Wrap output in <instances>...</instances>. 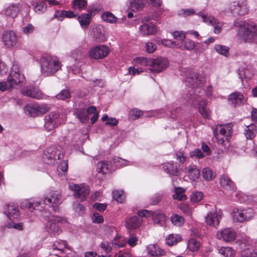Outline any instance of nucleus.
I'll return each mask as SVG.
<instances>
[{
  "label": "nucleus",
  "mask_w": 257,
  "mask_h": 257,
  "mask_svg": "<svg viewBox=\"0 0 257 257\" xmlns=\"http://www.w3.org/2000/svg\"><path fill=\"white\" fill-rule=\"evenodd\" d=\"M200 246V242L195 238H191L188 242V247L189 250L195 251L197 250Z\"/></svg>",
  "instance_id": "3c124183"
},
{
  "label": "nucleus",
  "mask_w": 257,
  "mask_h": 257,
  "mask_svg": "<svg viewBox=\"0 0 257 257\" xmlns=\"http://www.w3.org/2000/svg\"><path fill=\"white\" fill-rule=\"evenodd\" d=\"M71 5L73 9L81 11L86 9L87 2L86 0H73Z\"/></svg>",
  "instance_id": "e433bc0d"
},
{
  "label": "nucleus",
  "mask_w": 257,
  "mask_h": 257,
  "mask_svg": "<svg viewBox=\"0 0 257 257\" xmlns=\"http://www.w3.org/2000/svg\"><path fill=\"white\" fill-rule=\"evenodd\" d=\"M171 220L173 224L178 226L182 225L184 222L183 217L176 214L172 215Z\"/></svg>",
  "instance_id": "09e8293b"
},
{
  "label": "nucleus",
  "mask_w": 257,
  "mask_h": 257,
  "mask_svg": "<svg viewBox=\"0 0 257 257\" xmlns=\"http://www.w3.org/2000/svg\"><path fill=\"white\" fill-rule=\"evenodd\" d=\"M231 10L232 14H237L238 15H244L248 12V8L246 3L243 2L241 4H236L235 3L231 7Z\"/></svg>",
  "instance_id": "b1692460"
},
{
  "label": "nucleus",
  "mask_w": 257,
  "mask_h": 257,
  "mask_svg": "<svg viewBox=\"0 0 257 257\" xmlns=\"http://www.w3.org/2000/svg\"><path fill=\"white\" fill-rule=\"evenodd\" d=\"M113 198L117 202L122 203L125 199V195L123 191L115 190L113 191Z\"/></svg>",
  "instance_id": "8fccbe9b"
},
{
  "label": "nucleus",
  "mask_w": 257,
  "mask_h": 257,
  "mask_svg": "<svg viewBox=\"0 0 257 257\" xmlns=\"http://www.w3.org/2000/svg\"><path fill=\"white\" fill-rule=\"evenodd\" d=\"M3 44L8 48L13 47L17 43L15 33L12 31H7L4 33L2 37Z\"/></svg>",
  "instance_id": "f3484780"
},
{
  "label": "nucleus",
  "mask_w": 257,
  "mask_h": 257,
  "mask_svg": "<svg viewBox=\"0 0 257 257\" xmlns=\"http://www.w3.org/2000/svg\"><path fill=\"white\" fill-rule=\"evenodd\" d=\"M216 238L225 242H231L236 238L237 233L234 229L227 227L221 228L217 231Z\"/></svg>",
  "instance_id": "1a4fd4ad"
},
{
  "label": "nucleus",
  "mask_w": 257,
  "mask_h": 257,
  "mask_svg": "<svg viewBox=\"0 0 257 257\" xmlns=\"http://www.w3.org/2000/svg\"><path fill=\"white\" fill-rule=\"evenodd\" d=\"M74 114L79 121L83 123H86L89 120L87 115L83 109L78 110L75 111Z\"/></svg>",
  "instance_id": "79ce46f5"
},
{
  "label": "nucleus",
  "mask_w": 257,
  "mask_h": 257,
  "mask_svg": "<svg viewBox=\"0 0 257 257\" xmlns=\"http://www.w3.org/2000/svg\"><path fill=\"white\" fill-rule=\"evenodd\" d=\"M219 252L225 257H233L234 254V251L230 247H221Z\"/></svg>",
  "instance_id": "de8ad7c7"
},
{
  "label": "nucleus",
  "mask_w": 257,
  "mask_h": 257,
  "mask_svg": "<svg viewBox=\"0 0 257 257\" xmlns=\"http://www.w3.org/2000/svg\"><path fill=\"white\" fill-rule=\"evenodd\" d=\"M109 53V49L104 45H100L91 48L88 52V56L92 59H102Z\"/></svg>",
  "instance_id": "9b49d317"
},
{
  "label": "nucleus",
  "mask_w": 257,
  "mask_h": 257,
  "mask_svg": "<svg viewBox=\"0 0 257 257\" xmlns=\"http://www.w3.org/2000/svg\"><path fill=\"white\" fill-rule=\"evenodd\" d=\"M46 5L43 2L37 4L34 7V11L35 12L40 14L45 12L46 10Z\"/></svg>",
  "instance_id": "4d7b16f0"
},
{
  "label": "nucleus",
  "mask_w": 257,
  "mask_h": 257,
  "mask_svg": "<svg viewBox=\"0 0 257 257\" xmlns=\"http://www.w3.org/2000/svg\"><path fill=\"white\" fill-rule=\"evenodd\" d=\"M203 193L201 192H195L191 196V201L192 202H198L202 199Z\"/></svg>",
  "instance_id": "6e6d98bb"
},
{
  "label": "nucleus",
  "mask_w": 257,
  "mask_h": 257,
  "mask_svg": "<svg viewBox=\"0 0 257 257\" xmlns=\"http://www.w3.org/2000/svg\"><path fill=\"white\" fill-rule=\"evenodd\" d=\"M80 26L83 29L87 28L91 20V16L89 14H83L77 17Z\"/></svg>",
  "instance_id": "7c9ffc66"
},
{
  "label": "nucleus",
  "mask_w": 257,
  "mask_h": 257,
  "mask_svg": "<svg viewBox=\"0 0 257 257\" xmlns=\"http://www.w3.org/2000/svg\"><path fill=\"white\" fill-rule=\"evenodd\" d=\"M228 101L234 107L239 106L245 101V98L240 92H235L232 93L228 96Z\"/></svg>",
  "instance_id": "4be33fe9"
},
{
  "label": "nucleus",
  "mask_w": 257,
  "mask_h": 257,
  "mask_svg": "<svg viewBox=\"0 0 257 257\" xmlns=\"http://www.w3.org/2000/svg\"><path fill=\"white\" fill-rule=\"evenodd\" d=\"M169 66L168 60L163 57L151 59L149 70L153 73H159L165 70Z\"/></svg>",
  "instance_id": "6e6552de"
},
{
  "label": "nucleus",
  "mask_w": 257,
  "mask_h": 257,
  "mask_svg": "<svg viewBox=\"0 0 257 257\" xmlns=\"http://www.w3.org/2000/svg\"><path fill=\"white\" fill-rule=\"evenodd\" d=\"M232 126L231 124L216 126L213 130V133L218 144L225 146L228 143L232 131Z\"/></svg>",
  "instance_id": "f03ea898"
},
{
  "label": "nucleus",
  "mask_w": 257,
  "mask_h": 257,
  "mask_svg": "<svg viewBox=\"0 0 257 257\" xmlns=\"http://www.w3.org/2000/svg\"><path fill=\"white\" fill-rule=\"evenodd\" d=\"M197 15L201 17L203 22L207 23L214 27V32L216 34H218L221 32V26L220 25L218 20L214 17L208 15H204L202 13L199 12Z\"/></svg>",
  "instance_id": "dca6fc26"
},
{
  "label": "nucleus",
  "mask_w": 257,
  "mask_h": 257,
  "mask_svg": "<svg viewBox=\"0 0 257 257\" xmlns=\"http://www.w3.org/2000/svg\"><path fill=\"white\" fill-rule=\"evenodd\" d=\"M41 205V202L36 201L35 202H31L30 200L25 199L22 201L21 207L22 208H29L30 209H34L36 207Z\"/></svg>",
  "instance_id": "58836bf2"
},
{
  "label": "nucleus",
  "mask_w": 257,
  "mask_h": 257,
  "mask_svg": "<svg viewBox=\"0 0 257 257\" xmlns=\"http://www.w3.org/2000/svg\"><path fill=\"white\" fill-rule=\"evenodd\" d=\"M173 37L177 40L182 41L185 38V34L182 31H175L172 33Z\"/></svg>",
  "instance_id": "0e129e2a"
},
{
  "label": "nucleus",
  "mask_w": 257,
  "mask_h": 257,
  "mask_svg": "<svg viewBox=\"0 0 257 257\" xmlns=\"http://www.w3.org/2000/svg\"><path fill=\"white\" fill-rule=\"evenodd\" d=\"M186 81L189 83L193 88L198 86V82H199V84H202L203 82V80L200 79L199 78V76L197 75L196 73L193 74V76L187 77L186 78Z\"/></svg>",
  "instance_id": "4c0bfd02"
},
{
  "label": "nucleus",
  "mask_w": 257,
  "mask_h": 257,
  "mask_svg": "<svg viewBox=\"0 0 257 257\" xmlns=\"http://www.w3.org/2000/svg\"><path fill=\"white\" fill-rule=\"evenodd\" d=\"M142 216L135 215L130 218H128L125 221V227L127 229H135L139 228L142 222Z\"/></svg>",
  "instance_id": "412c9836"
},
{
  "label": "nucleus",
  "mask_w": 257,
  "mask_h": 257,
  "mask_svg": "<svg viewBox=\"0 0 257 257\" xmlns=\"http://www.w3.org/2000/svg\"><path fill=\"white\" fill-rule=\"evenodd\" d=\"M143 114L142 111L137 109H133L130 111L129 118L132 120L138 119L140 116Z\"/></svg>",
  "instance_id": "5fc2aeb1"
},
{
  "label": "nucleus",
  "mask_w": 257,
  "mask_h": 257,
  "mask_svg": "<svg viewBox=\"0 0 257 257\" xmlns=\"http://www.w3.org/2000/svg\"><path fill=\"white\" fill-rule=\"evenodd\" d=\"M64 17H65L66 18H71L75 17V15L74 14L73 12L72 11H62L60 13H59L58 11L56 12L54 17L58 18L59 20L61 21L62 20L61 19V18H63Z\"/></svg>",
  "instance_id": "a18cd8bd"
},
{
  "label": "nucleus",
  "mask_w": 257,
  "mask_h": 257,
  "mask_svg": "<svg viewBox=\"0 0 257 257\" xmlns=\"http://www.w3.org/2000/svg\"><path fill=\"white\" fill-rule=\"evenodd\" d=\"M41 73L46 76L55 74L61 68V62L57 58L46 56L42 57L40 59Z\"/></svg>",
  "instance_id": "f257e3e1"
},
{
  "label": "nucleus",
  "mask_w": 257,
  "mask_h": 257,
  "mask_svg": "<svg viewBox=\"0 0 257 257\" xmlns=\"http://www.w3.org/2000/svg\"><path fill=\"white\" fill-rule=\"evenodd\" d=\"M59 117L58 113L52 112L45 117L44 127L48 131L54 130L56 126V120Z\"/></svg>",
  "instance_id": "6ab92c4d"
},
{
  "label": "nucleus",
  "mask_w": 257,
  "mask_h": 257,
  "mask_svg": "<svg viewBox=\"0 0 257 257\" xmlns=\"http://www.w3.org/2000/svg\"><path fill=\"white\" fill-rule=\"evenodd\" d=\"M146 20L145 19L143 20V23ZM139 30L143 36H149L155 35L157 32V28L153 23L150 22L143 23L140 26Z\"/></svg>",
  "instance_id": "a211bd4d"
},
{
  "label": "nucleus",
  "mask_w": 257,
  "mask_h": 257,
  "mask_svg": "<svg viewBox=\"0 0 257 257\" xmlns=\"http://www.w3.org/2000/svg\"><path fill=\"white\" fill-rule=\"evenodd\" d=\"M21 11L20 4H11L5 11L6 15L13 18L17 17Z\"/></svg>",
  "instance_id": "a878e982"
},
{
  "label": "nucleus",
  "mask_w": 257,
  "mask_h": 257,
  "mask_svg": "<svg viewBox=\"0 0 257 257\" xmlns=\"http://www.w3.org/2000/svg\"><path fill=\"white\" fill-rule=\"evenodd\" d=\"M102 20L110 24H116L118 23L117 18L109 12H104L101 16Z\"/></svg>",
  "instance_id": "f704fd0d"
},
{
  "label": "nucleus",
  "mask_w": 257,
  "mask_h": 257,
  "mask_svg": "<svg viewBox=\"0 0 257 257\" xmlns=\"http://www.w3.org/2000/svg\"><path fill=\"white\" fill-rule=\"evenodd\" d=\"M69 188L74 192V196L80 201H84L90 193L89 187L84 185H78L71 183L69 185Z\"/></svg>",
  "instance_id": "9d476101"
},
{
  "label": "nucleus",
  "mask_w": 257,
  "mask_h": 257,
  "mask_svg": "<svg viewBox=\"0 0 257 257\" xmlns=\"http://www.w3.org/2000/svg\"><path fill=\"white\" fill-rule=\"evenodd\" d=\"M61 193L58 191L51 192L44 199V203L48 206L53 207L54 211H56L57 207L61 203Z\"/></svg>",
  "instance_id": "f8f14e48"
},
{
  "label": "nucleus",
  "mask_w": 257,
  "mask_h": 257,
  "mask_svg": "<svg viewBox=\"0 0 257 257\" xmlns=\"http://www.w3.org/2000/svg\"><path fill=\"white\" fill-rule=\"evenodd\" d=\"M220 185L227 190L233 191L236 187L234 182L226 174H223L220 178Z\"/></svg>",
  "instance_id": "5701e85b"
},
{
  "label": "nucleus",
  "mask_w": 257,
  "mask_h": 257,
  "mask_svg": "<svg viewBox=\"0 0 257 257\" xmlns=\"http://www.w3.org/2000/svg\"><path fill=\"white\" fill-rule=\"evenodd\" d=\"M68 170V162L67 161H63L58 166L57 170L60 173V171L62 173H65Z\"/></svg>",
  "instance_id": "338daca9"
},
{
  "label": "nucleus",
  "mask_w": 257,
  "mask_h": 257,
  "mask_svg": "<svg viewBox=\"0 0 257 257\" xmlns=\"http://www.w3.org/2000/svg\"><path fill=\"white\" fill-rule=\"evenodd\" d=\"M182 240L181 235L178 234H171L166 238V242L169 246L176 245Z\"/></svg>",
  "instance_id": "72a5a7b5"
},
{
  "label": "nucleus",
  "mask_w": 257,
  "mask_h": 257,
  "mask_svg": "<svg viewBox=\"0 0 257 257\" xmlns=\"http://www.w3.org/2000/svg\"><path fill=\"white\" fill-rule=\"evenodd\" d=\"M214 49L218 53L226 57L228 56L229 54V48L226 46L220 45H216L214 46Z\"/></svg>",
  "instance_id": "864d4df0"
},
{
  "label": "nucleus",
  "mask_w": 257,
  "mask_h": 257,
  "mask_svg": "<svg viewBox=\"0 0 257 257\" xmlns=\"http://www.w3.org/2000/svg\"><path fill=\"white\" fill-rule=\"evenodd\" d=\"M254 211L251 208L246 209L235 208L232 211V218L234 221L238 222L248 221L253 218Z\"/></svg>",
  "instance_id": "20e7f679"
},
{
  "label": "nucleus",
  "mask_w": 257,
  "mask_h": 257,
  "mask_svg": "<svg viewBox=\"0 0 257 257\" xmlns=\"http://www.w3.org/2000/svg\"><path fill=\"white\" fill-rule=\"evenodd\" d=\"M163 168L164 171L169 174L175 176L179 175V172L173 162L165 163Z\"/></svg>",
  "instance_id": "2f4dec72"
},
{
  "label": "nucleus",
  "mask_w": 257,
  "mask_h": 257,
  "mask_svg": "<svg viewBox=\"0 0 257 257\" xmlns=\"http://www.w3.org/2000/svg\"><path fill=\"white\" fill-rule=\"evenodd\" d=\"M151 59H148L145 57H137L134 59V62L137 66L149 67L150 68V63Z\"/></svg>",
  "instance_id": "37998d69"
},
{
  "label": "nucleus",
  "mask_w": 257,
  "mask_h": 257,
  "mask_svg": "<svg viewBox=\"0 0 257 257\" xmlns=\"http://www.w3.org/2000/svg\"><path fill=\"white\" fill-rule=\"evenodd\" d=\"M147 252L151 256L158 257L162 256L164 251L158 245L150 244L147 247Z\"/></svg>",
  "instance_id": "c85d7f7f"
},
{
  "label": "nucleus",
  "mask_w": 257,
  "mask_h": 257,
  "mask_svg": "<svg viewBox=\"0 0 257 257\" xmlns=\"http://www.w3.org/2000/svg\"><path fill=\"white\" fill-rule=\"evenodd\" d=\"M25 110L28 112L30 116L36 117L44 114L50 110V107L46 104L27 105Z\"/></svg>",
  "instance_id": "ddd939ff"
},
{
  "label": "nucleus",
  "mask_w": 257,
  "mask_h": 257,
  "mask_svg": "<svg viewBox=\"0 0 257 257\" xmlns=\"http://www.w3.org/2000/svg\"><path fill=\"white\" fill-rule=\"evenodd\" d=\"M5 213L12 220L16 218L19 215V210L17 206L14 204H8L5 209Z\"/></svg>",
  "instance_id": "393cba45"
},
{
  "label": "nucleus",
  "mask_w": 257,
  "mask_h": 257,
  "mask_svg": "<svg viewBox=\"0 0 257 257\" xmlns=\"http://www.w3.org/2000/svg\"><path fill=\"white\" fill-rule=\"evenodd\" d=\"M60 151L55 147L47 148L42 156L43 161L49 165H54L56 160L61 159Z\"/></svg>",
  "instance_id": "423d86ee"
},
{
  "label": "nucleus",
  "mask_w": 257,
  "mask_h": 257,
  "mask_svg": "<svg viewBox=\"0 0 257 257\" xmlns=\"http://www.w3.org/2000/svg\"><path fill=\"white\" fill-rule=\"evenodd\" d=\"M195 46L194 41L191 40H183L182 41L181 44L179 45L178 47L182 50H193Z\"/></svg>",
  "instance_id": "a19ab883"
},
{
  "label": "nucleus",
  "mask_w": 257,
  "mask_h": 257,
  "mask_svg": "<svg viewBox=\"0 0 257 257\" xmlns=\"http://www.w3.org/2000/svg\"><path fill=\"white\" fill-rule=\"evenodd\" d=\"M67 248V242L65 241L58 240L56 241L53 245V249L57 250L61 253L63 252L65 248Z\"/></svg>",
  "instance_id": "c03bdc74"
},
{
  "label": "nucleus",
  "mask_w": 257,
  "mask_h": 257,
  "mask_svg": "<svg viewBox=\"0 0 257 257\" xmlns=\"http://www.w3.org/2000/svg\"><path fill=\"white\" fill-rule=\"evenodd\" d=\"M239 36L245 42H251L257 37V25L251 23L244 24L239 29Z\"/></svg>",
  "instance_id": "7ed1b4c3"
},
{
  "label": "nucleus",
  "mask_w": 257,
  "mask_h": 257,
  "mask_svg": "<svg viewBox=\"0 0 257 257\" xmlns=\"http://www.w3.org/2000/svg\"><path fill=\"white\" fill-rule=\"evenodd\" d=\"M144 72L142 68H135V67H130L128 68L127 74H130L134 76L136 74H140Z\"/></svg>",
  "instance_id": "052dcab7"
},
{
  "label": "nucleus",
  "mask_w": 257,
  "mask_h": 257,
  "mask_svg": "<svg viewBox=\"0 0 257 257\" xmlns=\"http://www.w3.org/2000/svg\"><path fill=\"white\" fill-rule=\"evenodd\" d=\"M97 170L98 173L107 174L110 171V165L108 162L99 161L97 164Z\"/></svg>",
  "instance_id": "473e14b6"
},
{
  "label": "nucleus",
  "mask_w": 257,
  "mask_h": 257,
  "mask_svg": "<svg viewBox=\"0 0 257 257\" xmlns=\"http://www.w3.org/2000/svg\"><path fill=\"white\" fill-rule=\"evenodd\" d=\"M130 5L133 11L141 10L145 5V0H131Z\"/></svg>",
  "instance_id": "49530a36"
},
{
  "label": "nucleus",
  "mask_w": 257,
  "mask_h": 257,
  "mask_svg": "<svg viewBox=\"0 0 257 257\" xmlns=\"http://www.w3.org/2000/svg\"><path fill=\"white\" fill-rule=\"evenodd\" d=\"M222 217V212L220 211L209 212L205 218V222L209 226L217 228Z\"/></svg>",
  "instance_id": "4468645a"
},
{
  "label": "nucleus",
  "mask_w": 257,
  "mask_h": 257,
  "mask_svg": "<svg viewBox=\"0 0 257 257\" xmlns=\"http://www.w3.org/2000/svg\"><path fill=\"white\" fill-rule=\"evenodd\" d=\"M203 178L207 180H212L216 177L215 172H213L212 169L208 167L205 168L202 171Z\"/></svg>",
  "instance_id": "c9c22d12"
},
{
  "label": "nucleus",
  "mask_w": 257,
  "mask_h": 257,
  "mask_svg": "<svg viewBox=\"0 0 257 257\" xmlns=\"http://www.w3.org/2000/svg\"><path fill=\"white\" fill-rule=\"evenodd\" d=\"M198 102V110L200 113L204 117L209 118L210 117V111L208 108L206 107V101L204 99H201L198 95L197 97L195 96V99L193 102Z\"/></svg>",
  "instance_id": "aec40b11"
},
{
  "label": "nucleus",
  "mask_w": 257,
  "mask_h": 257,
  "mask_svg": "<svg viewBox=\"0 0 257 257\" xmlns=\"http://www.w3.org/2000/svg\"><path fill=\"white\" fill-rule=\"evenodd\" d=\"M257 133V126L251 124L247 125L244 130V134L247 139L252 140L256 136Z\"/></svg>",
  "instance_id": "c756f323"
},
{
  "label": "nucleus",
  "mask_w": 257,
  "mask_h": 257,
  "mask_svg": "<svg viewBox=\"0 0 257 257\" xmlns=\"http://www.w3.org/2000/svg\"><path fill=\"white\" fill-rule=\"evenodd\" d=\"M185 191V190L182 187L176 188L173 198L180 201L185 200L186 199V196L184 194Z\"/></svg>",
  "instance_id": "ea45409f"
},
{
  "label": "nucleus",
  "mask_w": 257,
  "mask_h": 257,
  "mask_svg": "<svg viewBox=\"0 0 257 257\" xmlns=\"http://www.w3.org/2000/svg\"><path fill=\"white\" fill-rule=\"evenodd\" d=\"M190 157H195L197 159L203 158L205 155L199 149H195L190 154Z\"/></svg>",
  "instance_id": "bf43d9fd"
},
{
  "label": "nucleus",
  "mask_w": 257,
  "mask_h": 257,
  "mask_svg": "<svg viewBox=\"0 0 257 257\" xmlns=\"http://www.w3.org/2000/svg\"><path fill=\"white\" fill-rule=\"evenodd\" d=\"M93 222L100 223L103 222V216L98 213H94L92 217Z\"/></svg>",
  "instance_id": "774afa93"
},
{
  "label": "nucleus",
  "mask_w": 257,
  "mask_h": 257,
  "mask_svg": "<svg viewBox=\"0 0 257 257\" xmlns=\"http://www.w3.org/2000/svg\"><path fill=\"white\" fill-rule=\"evenodd\" d=\"M24 79V76L20 72L19 65L17 64H13L7 79L9 87H13L18 85L22 82Z\"/></svg>",
  "instance_id": "39448f33"
},
{
  "label": "nucleus",
  "mask_w": 257,
  "mask_h": 257,
  "mask_svg": "<svg viewBox=\"0 0 257 257\" xmlns=\"http://www.w3.org/2000/svg\"><path fill=\"white\" fill-rule=\"evenodd\" d=\"M187 170L188 176L192 181L197 180L200 176V171L196 166H189L186 168Z\"/></svg>",
  "instance_id": "bb28decb"
},
{
  "label": "nucleus",
  "mask_w": 257,
  "mask_h": 257,
  "mask_svg": "<svg viewBox=\"0 0 257 257\" xmlns=\"http://www.w3.org/2000/svg\"><path fill=\"white\" fill-rule=\"evenodd\" d=\"M112 163L116 167H120L130 165V162L121 158L115 157L113 158Z\"/></svg>",
  "instance_id": "603ef678"
},
{
  "label": "nucleus",
  "mask_w": 257,
  "mask_h": 257,
  "mask_svg": "<svg viewBox=\"0 0 257 257\" xmlns=\"http://www.w3.org/2000/svg\"><path fill=\"white\" fill-rule=\"evenodd\" d=\"M138 241V238L134 234H131L129 236V238L128 240L127 241H125L126 243H128V244L132 247L136 246Z\"/></svg>",
  "instance_id": "13d9d810"
},
{
  "label": "nucleus",
  "mask_w": 257,
  "mask_h": 257,
  "mask_svg": "<svg viewBox=\"0 0 257 257\" xmlns=\"http://www.w3.org/2000/svg\"><path fill=\"white\" fill-rule=\"evenodd\" d=\"M70 97V93L67 90H63L56 95V97L59 99L65 100Z\"/></svg>",
  "instance_id": "680f3d73"
},
{
  "label": "nucleus",
  "mask_w": 257,
  "mask_h": 257,
  "mask_svg": "<svg viewBox=\"0 0 257 257\" xmlns=\"http://www.w3.org/2000/svg\"><path fill=\"white\" fill-rule=\"evenodd\" d=\"M62 219L59 216H52L49 217L46 224V229L51 235H57L61 232L59 223Z\"/></svg>",
  "instance_id": "0eeeda50"
},
{
  "label": "nucleus",
  "mask_w": 257,
  "mask_h": 257,
  "mask_svg": "<svg viewBox=\"0 0 257 257\" xmlns=\"http://www.w3.org/2000/svg\"><path fill=\"white\" fill-rule=\"evenodd\" d=\"M22 93L24 95L36 99H40L43 96L41 91L35 88L23 89Z\"/></svg>",
  "instance_id": "cd10ccee"
},
{
  "label": "nucleus",
  "mask_w": 257,
  "mask_h": 257,
  "mask_svg": "<svg viewBox=\"0 0 257 257\" xmlns=\"http://www.w3.org/2000/svg\"><path fill=\"white\" fill-rule=\"evenodd\" d=\"M157 49V46L153 42H147L146 44V50L149 53L154 52Z\"/></svg>",
  "instance_id": "69168bd1"
},
{
  "label": "nucleus",
  "mask_w": 257,
  "mask_h": 257,
  "mask_svg": "<svg viewBox=\"0 0 257 257\" xmlns=\"http://www.w3.org/2000/svg\"><path fill=\"white\" fill-rule=\"evenodd\" d=\"M241 257H257V251L247 249L241 252Z\"/></svg>",
  "instance_id": "e2e57ef3"
},
{
  "label": "nucleus",
  "mask_w": 257,
  "mask_h": 257,
  "mask_svg": "<svg viewBox=\"0 0 257 257\" xmlns=\"http://www.w3.org/2000/svg\"><path fill=\"white\" fill-rule=\"evenodd\" d=\"M139 215L141 216L150 217L152 216L153 221L154 224H162L165 220V215L159 212H154L152 211L143 210L139 212Z\"/></svg>",
  "instance_id": "2eb2a0df"
}]
</instances>
